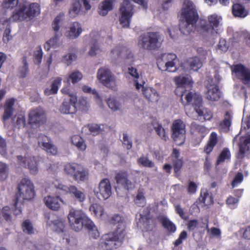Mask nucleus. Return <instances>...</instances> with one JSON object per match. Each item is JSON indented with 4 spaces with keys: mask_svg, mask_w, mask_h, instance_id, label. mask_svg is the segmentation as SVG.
<instances>
[{
    "mask_svg": "<svg viewBox=\"0 0 250 250\" xmlns=\"http://www.w3.org/2000/svg\"><path fill=\"white\" fill-rule=\"evenodd\" d=\"M113 223L117 225L114 232L103 235L99 243V249L112 250L117 248L122 243L125 235L126 222L121 216L116 214L112 217Z\"/></svg>",
    "mask_w": 250,
    "mask_h": 250,
    "instance_id": "1",
    "label": "nucleus"
},
{
    "mask_svg": "<svg viewBox=\"0 0 250 250\" xmlns=\"http://www.w3.org/2000/svg\"><path fill=\"white\" fill-rule=\"evenodd\" d=\"M199 16L195 5L190 0H185L181 9L179 29L181 32L188 35L195 29Z\"/></svg>",
    "mask_w": 250,
    "mask_h": 250,
    "instance_id": "2",
    "label": "nucleus"
},
{
    "mask_svg": "<svg viewBox=\"0 0 250 250\" xmlns=\"http://www.w3.org/2000/svg\"><path fill=\"white\" fill-rule=\"evenodd\" d=\"M18 192L14 204V213L18 215L21 213V205L23 200H30L35 195L33 183L27 178H23L18 185Z\"/></svg>",
    "mask_w": 250,
    "mask_h": 250,
    "instance_id": "3",
    "label": "nucleus"
},
{
    "mask_svg": "<svg viewBox=\"0 0 250 250\" xmlns=\"http://www.w3.org/2000/svg\"><path fill=\"white\" fill-rule=\"evenodd\" d=\"M41 13L40 6L37 3H29L26 0H21L16 7L12 16L14 21H23L32 19Z\"/></svg>",
    "mask_w": 250,
    "mask_h": 250,
    "instance_id": "4",
    "label": "nucleus"
},
{
    "mask_svg": "<svg viewBox=\"0 0 250 250\" xmlns=\"http://www.w3.org/2000/svg\"><path fill=\"white\" fill-rule=\"evenodd\" d=\"M185 100L187 104L192 105L194 111L198 114L199 120L210 121L212 118L213 113L210 110L201 108L202 106V98L200 95L188 92L186 94Z\"/></svg>",
    "mask_w": 250,
    "mask_h": 250,
    "instance_id": "5",
    "label": "nucleus"
},
{
    "mask_svg": "<svg viewBox=\"0 0 250 250\" xmlns=\"http://www.w3.org/2000/svg\"><path fill=\"white\" fill-rule=\"evenodd\" d=\"M208 21L209 24L202 26L201 34L205 41L213 42L218 34L217 29L215 28L219 26L222 18L214 14L208 17Z\"/></svg>",
    "mask_w": 250,
    "mask_h": 250,
    "instance_id": "6",
    "label": "nucleus"
},
{
    "mask_svg": "<svg viewBox=\"0 0 250 250\" xmlns=\"http://www.w3.org/2000/svg\"><path fill=\"white\" fill-rule=\"evenodd\" d=\"M71 229L76 231L81 230L90 219L82 210L70 209L67 216Z\"/></svg>",
    "mask_w": 250,
    "mask_h": 250,
    "instance_id": "7",
    "label": "nucleus"
},
{
    "mask_svg": "<svg viewBox=\"0 0 250 250\" xmlns=\"http://www.w3.org/2000/svg\"><path fill=\"white\" fill-rule=\"evenodd\" d=\"M179 62L177 56L174 53L162 54L157 59L159 68L170 72H174L179 69L177 65Z\"/></svg>",
    "mask_w": 250,
    "mask_h": 250,
    "instance_id": "8",
    "label": "nucleus"
},
{
    "mask_svg": "<svg viewBox=\"0 0 250 250\" xmlns=\"http://www.w3.org/2000/svg\"><path fill=\"white\" fill-rule=\"evenodd\" d=\"M52 184L62 193L70 194L72 197L79 202L83 203L86 199L85 193L75 186H66L58 179L54 180L52 182Z\"/></svg>",
    "mask_w": 250,
    "mask_h": 250,
    "instance_id": "9",
    "label": "nucleus"
},
{
    "mask_svg": "<svg viewBox=\"0 0 250 250\" xmlns=\"http://www.w3.org/2000/svg\"><path fill=\"white\" fill-rule=\"evenodd\" d=\"M191 77L189 75L179 76L174 78V82L177 87L175 90V93L176 95L181 97V100L182 104L186 106L188 104H187V101L185 100L186 94L191 91H188L185 89L186 86H191L193 82H191ZM192 93V92H191ZM193 94H196L193 93Z\"/></svg>",
    "mask_w": 250,
    "mask_h": 250,
    "instance_id": "10",
    "label": "nucleus"
},
{
    "mask_svg": "<svg viewBox=\"0 0 250 250\" xmlns=\"http://www.w3.org/2000/svg\"><path fill=\"white\" fill-rule=\"evenodd\" d=\"M64 170L67 174L72 177L78 183L84 181L88 178V171L77 163L66 164L64 167Z\"/></svg>",
    "mask_w": 250,
    "mask_h": 250,
    "instance_id": "11",
    "label": "nucleus"
},
{
    "mask_svg": "<svg viewBox=\"0 0 250 250\" xmlns=\"http://www.w3.org/2000/svg\"><path fill=\"white\" fill-rule=\"evenodd\" d=\"M97 78L100 82L107 88L114 91L117 90L116 78L107 67H101L98 70Z\"/></svg>",
    "mask_w": 250,
    "mask_h": 250,
    "instance_id": "12",
    "label": "nucleus"
},
{
    "mask_svg": "<svg viewBox=\"0 0 250 250\" xmlns=\"http://www.w3.org/2000/svg\"><path fill=\"white\" fill-rule=\"evenodd\" d=\"M171 137L178 146L183 145L186 140V125L181 119L175 120L171 126Z\"/></svg>",
    "mask_w": 250,
    "mask_h": 250,
    "instance_id": "13",
    "label": "nucleus"
},
{
    "mask_svg": "<svg viewBox=\"0 0 250 250\" xmlns=\"http://www.w3.org/2000/svg\"><path fill=\"white\" fill-rule=\"evenodd\" d=\"M46 121L45 111L42 108H37L30 110L28 114V123L32 127H38Z\"/></svg>",
    "mask_w": 250,
    "mask_h": 250,
    "instance_id": "14",
    "label": "nucleus"
},
{
    "mask_svg": "<svg viewBox=\"0 0 250 250\" xmlns=\"http://www.w3.org/2000/svg\"><path fill=\"white\" fill-rule=\"evenodd\" d=\"M20 164L25 168H27L30 173L33 175L37 174L38 172V158L30 154H27L24 157L17 156Z\"/></svg>",
    "mask_w": 250,
    "mask_h": 250,
    "instance_id": "15",
    "label": "nucleus"
},
{
    "mask_svg": "<svg viewBox=\"0 0 250 250\" xmlns=\"http://www.w3.org/2000/svg\"><path fill=\"white\" fill-rule=\"evenodd\" d=\"M95 195L100 200H106L112 194V188L110 182L107 178L100 181L99 186L94 190Z\"/></svg>",
    "mask_w": 250,
    "mask_h": 250,
    "instance_id": "16",
    "label": "nucleus"
},
{
    "mask_svg": "<svg viewBox=\"0 0 250 250\" xmlns=\"http://www.w3.org/2000/svg\"><path fill=\"white\" fill-rule=\"evenodd\" d=\"M160 35L158 32H148L142 38V45L148 50H155L161 46Z\"/></svg>",
    "mask_w": 250,
    "mask_h": 250,
    "instance_id": "17",
    "label": "nucleus"
},
{
    "mask_svg": "<svg viewBox=\"0 0 250 250\" xmlns=\"http://www.w3.org/2000/svg\"><path fill=\"white\" fill-rule=\"evenodd\" d=\"M232 73L241 79L244 84L250 87V69L245 67L243 65L239 64L232 68Z\"/></svg>",
    "mask_w": 250,
    "mask_h": 250,
    "instance_id": "18",
    "label": "nucleus"
},
{
    "mask_svg": "<svg viewBox=\"0 0 250 250\" xmlns=\"http://www.w3.org/2000/svg\"><path fill=\"white\" fill-rule=\"evenodd\" d=\"M207 91L206 93V98L210 101H217L221 97V93L218 85L213 82L212 79H209L207 84Z\"/></svg>",
    "mask_w": 250,
    "mask_h": 250,
    "instance_id": "19",
    "label": "nucleus"
},
{
    "mask_svg": "<svg viewBox=\"0 0 250 250\" xmlns=\"http://www.w3.org/2000/svg\"><path fill=\"white\" fill-rule=\"evenodd\" d=\"M115 180L119 187L129 190L135 188V183L128 179V174L125 171H120L115 176Z\"/></svg>",
    "mask_w": 250,
    "mask_h": 250,
    "instance_id": "20",
    "label": "nucleus"
},
{
    "mask_svg": "<svg viewBox=\"0 0 250 250\" xmlns=\"http://www.w3.org/2000/svg\"><path fill=\"white\" fill-rule=\"evenodd\" d=\"M47 226L52 230L60 235L64 239L67 236V231L65 223L61 219H57L52 221H47Z\"/></svg>",
    "mask_w": 250,
    "mask_h": 250,
    "instance_id": "21",
    "label": "nucleus"
},
{
    "mask_svg": "<svg viewBox=\"0 0 250 250\" xmlns=\"http://www.w3.org/2000/svg\"><path fill=\"white\" fill-rule=\"evenodd\" d=\"M83 32L81 24L77 21L70 23L66 28L64 36L67 39L73 40L78 38Z\"/></svg>",
    "mask_w": 250,
    "mask_h": 250,
    "instance_id": "22",
    "label": "nucleus"
},
{
    "mask_svg": "<svg viewBox=\"0 0 250 250\" xmlns=\"http://www.w3.org/2000/svg\"><path fill=\"white\" fill-rule=\"evenodd\" d=\"M38 143L47 153L53 155L57 154V148L52 143L50 139L47 136L42 134L39 135L38 137Z\"/></svg>",
    "mask_w": 250,
    "mask_h": 250,
    "instance_id": "23",
    "label": "nucleus"
},
{
    "mask_svg": "<svg viewBox=\"0 0 250 250\" xmlns=\"http://www.w3.org/2000/svg\"><path fill=\"white\" fill-rule=\"evenodd\" d=\"M111 57L113 59H118L120 58L124 59H130L132 62L133 55L130 50L125 46H118L111 51Z\"/></svg>",
    "mask_w": 250,
    "mask_h": 250,
    "instance_id": "24",
    "label": "nucleus"
},
{
    "mask_svg": "<svg viewBox=\"0 0 250 250\" xmlns=\"http://www.w3.org/2000/svg\"><path fill=\"white\" fill-rule=\"evenodd\" d=\"M16 101V99L14 98H10L5 101L3 106L4 113L2 116V120L3 122L9 119L13 115L14 111V105Z\"/></svg>",
    "mask_w": 250,
    "mask_h": 250,
    "instance_id": "25",
    "label": "nucleus"
},
{
    "mask_svg": "<svg viewBox=\"0 0 250 250\" xmlns=\"http://www.w3.org/2000/svg\"><path fill=\"white\" fill-rule=\"evenodd\" d=\"M13 21L12 17L10 19H4L1 18L0 20V29L5 27L3 36V41L5 43L8 42L12 38L10 35L11 28L10 26V21Z\"/></svg>",
    "mask_w": 250,
    "mask_h": 250,
    "instance_id": "26",
    "label": "nucleus"
},
{
    "mask_svg": "<svg viewBox=\"0 0 250 250\" xmlns=\"http://www.w3.org/2000/svg\"><path fill=\"white\" fill-rule=\"evenodd\" d=\"M180 152L179 150L176 148H173L171 157L172 160L174 172L176 174L179 173L183 164V160L180 158Z\"/></svg>",
    "mask_w": 250,
    "mask_h": 250,
    "instance_id": "27",
    "label": "nucleus"
},
{
    "mask_svg": "<svg viewBox=\"0 0 250 250\" xmlns=\"http://www.w3.org/2000/svg\"><path fill=\"white\" fill-rule=\"evenodd\" d=\"M142 91L145 97L149 102H157L159 99V95L156 90L152 87H145L142 84Z\"/></svg>",
    "mask_w": 250,
    "mask_h": 250,
    "instance_id": "28",
    "label": "nucleus"
},
{
    "mask_svg": "<svg viewBox=\"0 0 250 250\" xmlns=\"http://www.w3.org/2000/svg\"><path fill=\"white\" fill-rule=\"evenodd\" d=\"M59 201L63 202L62 200L59 196L52 197L48 195L44 198L45 205L50 209L53 210H58L60 208Z\"/></svg>",
    "mask_w": 250,
    "mask_h": 250,
    "instance_id": "29",
    "label": "nucleus"
},
{
    "mask_svg": "<svg viewBox=\"0 0 250 250\" xmlns=\"http://www.w3.org/2000/svg\"><path fill=\"white\" fill-rule=\"evenodd\" d=\"M76 103H71L70 100H64L60 107V112L64 114H74L77 112Z\"/></svg>",
    "mask_w": 250,
    "mask_h": 250,
    "instance_id": "30",
    "label": "nucleus"
},
{
    "mask_svg": "<svg viewBox=\"0 0 250 250\" xmlns=\"http://www.w3.org/2000/svg\"><path fill=\"white\" fill-rule=\"evenodd\" d=\"M250 144V134L247 135L246 137H242L240 138V143L239 144V151L238 154L239 158H242L244 154L249 149V144Z\"/></svg>",
    "mask_w": 250,
    "mask_h": 250,
    "instance_id": "31",
    "label": "nucleus"
},
{
    "mask_svg": "<svg viewBox=\"0 0 250 250\" xmlns=\"http://www.w3.org/2000/svg\"><path fill=\"white\" fill-rule=\"evenodd\" d=\"M250 144V134L247 135L246 137H242L240 138V143L239 144V151L238 154L239 158H242L244 154L249 149V144Z\"/></svg>",
    "mask_w": 250,
    "mask_h": 250,
    "instance_id": "32",
    "label": "nucleus"
},
{
    "mask_svg": "<svg viewBox=\"0 0 250 250\" xmlns=\"http://www.w3.org/2000/svg\"><path fill=\"white\" fill-rule=\"evenodd\" d=\"M231 114L227 111L226 112L224 119L219 124V128L222 132H228L230 130L232 121Z\"/></svg>",
    "mask_w": 250,
    "mask_h": 250,
    "instance_id": "33",
    "label": "nucleus"
},
{
    "mask_svg": "<svg viewBox=\"0 0 250 250\" xmlns=\"http://www.w3.org/2000/svg\"><path fill=\"white\" fill-rule=\"evenodd\" d=\"M114 1L115 0H104L102 2L99 6V14L103 16L106 15L113 9Z\"/></svg>",
    "mask_w": 250,
    "mask_h": 250,
    "instance_id": "34",
    "label": "nucleus"
},
{
    "mask_svg": "<svg viewBox=\"0 0 250 250\" xmlns=\"http://www.w3.org/2000/svg\"><path fill=\"white\" fill-rule=\"evenodd\" d=\"M232 12L234 16L241 18H244L248 15V12L245 9V7L239 3L233 5Z\"/></svg>",
    "mask_w": 250,
    "mask_h": 250,
    "instance_id": "35",
    "label": "nucleus"
},
{
    "mask_svg": "<svg viewBox=\"0 0 250 250\" xmlns=\"http://www.w3.org/2000/svg\"><path fill=\"white\" fill-rule=\"evenodd\" d=\"M152 125L157 134L160 137V138L165 142L167 141L168 139V137L166 134V130L162 126V125L158 123L157 121L154 120L152 122Z\"/></svg>",
    "mask_w": 250,
    "mask_h": 250,
    "instance_id": "36",
    "label": "nucleus"
},
{
    "mask_svg": "<svg viewBox=\"0 0 250 250\" xmlns=\"http://www.w3.org/2000/svg\"><path fill=\"white\" fill-rule=\"evenodd\" d=\"M62 79L60 77L57 78L53 82L51 85V88H46L44 90V93L46 96H49L52 94H56L58 91L59 88L62 83Z\"/></svg>",
    "mask_w": 250,
    "mask_h": 250,
    "instance_id": "37",
    "label": "nucleus"
},
{
    "mask_svg": "<svg viewBox=\"0 0 250 250\" xmlns=\"http://www.w3.org/2000/svg\"><path fill=\"white\" fill-rule=\"evenodd\" d=\"M186 64L189 66V69L194 71H198L202 66L200 59L197 57L189 58Z\"/></svg>",
    "mask_w": 250,
    "mask_h": 250,
    "instance_id": "38",
    "label": "nucleus"
},
{
    "mask_svg": "<svg viewBox=\"0 0 250 250\" xmlns=\"http://www.w3.org/2000/svg\"><path fill=\"white\" fill-rule=\"evenodd\" d=\"M190 129L192 133H198L201 136L204 137L208 133V129L204 125L193 122L190 125Z\"/></svg>",
    "mask_w": 250,
    "mask_h": 250,
    "instance_id": "39",
    "label": "nucleus"
},
{
    "mask_svg": "<svg viewBox=\"0 0 250 250\" xmlns=\"http://www.w3.org/2000/svg\"><path fill=\"white\" fill-rule=\"evenodd\" d=\"M217 142V134L215 132L211 133L209 141L204 148V151L207 153H210Z\"/></svg>",
    "mask_w": 250,
    "mask_h": 250,
    "instance_id": "40",
    "label": "nucleus"
},
{
    "mask_svg": "<svg viewBox=\"0 0 250 250\" xmlns=\"http://www.w3.org/2000/svg\"><path fill=\"white\" fill-rule=\"evenodd\" d=\"M85 228L89 231V234L91 237L93 239H97L100 236V232L93 222L91 220H88Z\"/></svg>",
    "mask_w": 250,
    "mask_h": 250,
    "instance_id": "41",
    "label": "nucleus"
},
{
    "mask_svg": "<svg viewBox=\"0 0 250 250\" xmlns=\"http://www.w3.org/2000/svg\"><path fill=\"white\" fill-rule=\"evenodd\" d=\"M71 142L81 151H84L86 149V145L83 139L79 135H75L72 137Z\"/></svg>",
    "mask_w": 250,
    "mask_h": 250,
    "instance_id": "42",
    "label": "nucleus"
},
{
    "mask_svg": "<svg viewBox=\"0 0 250 250\" xmlns=\"http://www.w3.org/2000/svg\"><path fill=\"white\" fill-rule=\"evenodd\" d=\"M71 142L81 151H84L86 149V145L83 139L79 135H75L72 137Z\"/></svg>",
    "mask_w": 250,
    "mask_h": 250,
    "instance_id": "43",
    "label": "nucleus"
},
{
    "mask_svg": "<svg viewBox=\"0 0 250 250\" xmlns=\"http://www.w3.org/2000/svg\"><path fill=\"white\" fill-rule=\"evenodd\" d=\"M199 201L205 205H208L213 203V198L212 195L209 194L207 189H202Z\"/></svg>",
    "mask_w": 250,
    "mask_h": 250,
    "instance_id": "44",
    "label": "nucleus"
},
{
    "mask_svg": "<svg viewBox=\"0 0 250 250\" xmlns=\"http://www.w3.org/2000/svg\"><path fill=\"white\" fill-rule=\"evenodd\" d=\"M160 220L163 226L168 232L174 233L176 231V227L175 225L167 218L162 217Z\"/></svg>",
    "mask_w": 250,
    "mask_h": 250,
    "instance_id": "45",
    "label": "nucleus"
},
{
    "mask_svg": "<svg viewBox=\"0 0 250 250\" xmlns=\"http://www.w3.org/2000/svg\"><path fill=\"white\" fill-rule=\"evenodd\" d=\"M77 110L86 111L90 107V104L87 99L84 97L79 98L78 103H76Z\"/></svg>",
    "mask_w": 250,
    "mask_h": 250,
    "instance_id": "46",
    "label": "nucleus"
},
{
    "mask_svg": "<svg viewBox=\"0 0 250 250\" xmlns=\"http://www.w3.org/2000/svg\"><path fill=\"white\" fill-rule=\"evenodd\" d=\"M64 14L63 13L59 14L54 19L52 23L53 30L57 33L59 31L61 25L64 19Z\"/></svg>",
    "mask_w": 250,
    "mask_h": 250,
    "instance_id": "47",
    "label": "nucleus"
},
{
    "mask_svg": "<svg viewBox=\"0 0 250 250\" xmlns=\"http://www.w3.org/2000/svg\"><path fill=\"white\" fill-rule=\"evenodd\" d=\"M89 210L97 217H101L104 213L103 207L98 204H92L89 207Z\"/></svg>",
    "mask_w": 250,
    "mask_h": 250,
    "instance_id": "48",
    "label": "nucleus"
},
{
    "mask_svg": "<svg viewBox=\"0 0 250 250\" xmlns=\"http://www.w3.org/2000/svg\"><path fill=\"white\" fill-rule=\"evenodd\" d=\"M81 9V4L80 1L78 0L74 1L69 9L70 16L71 18H75L80 13Z\"/></svg>",
    "mask_w": 250,
    "mask_h": 250,
    "instance_id": "49",
    "label": "nucleus"
},
{
    "mask_svg": "<svg viewBox=\"0 0 250 250\" xmlns=\"http://www.w3.org/2000/svg\"><path fill=\"white\" fill-rule=\"evenodd\" d=\"M60 36L58 33H56L54 37L47 41L44 45V49L46 51L50 50L51 47H56L59 41Z\"/></svg>",
    "mask_w": 250,
    "mask_h": 250,
    "instance_id": "50",
    "label": "nucleus"
},
{
    "mask_svg": "<svg viewBox=\"0 0 250 250\" xmlns=\"http://www.w3.org/2000/svg\"><path fill=\"white\" fill-rule=\"evenodd\" d=\"M106 102L109 108L113 111H116L121 108V104L113 98H108Z\"/></svg>",
    "mask_w": 250,
    "mask_h": 250,
    "instance_id": "51",
    "label": "nucleus"
},
{
    "mask_svg": "<svg viewBox=\"0 0 250 250\" xmlns=\"http://www.w3.org/2000/svg\"><path fill=\"white\" fill-rule=\"evenodd\" d=\"M129 74L134 78L133 84L135 86L136 89L139 90L140 89V84L138 79L139 78V75L137 72L136 69L133 67L128 68Z\"/></svg>",
    "mask_w": 250,
    "mask_h": 250,
    "instance_id": "52",
    "label": "nucleus"
},
{
    "mask_svg": "<svg viewBox=\"0 0 250 250\" xmlns=\"http://www.w3.org/2000/svg\"><path fill=\"white\" fill-rule=\"evenodd\" d=\"M230 158V153L229 149L227 148H224L218 158L217 164L219 165L222 162L225 161L226 160L229 159Z\"/></svg>",
    "mask_w": 250,
    "mask_h": 250,
    "instance_id": "53",
    "label": "nucleus"
},
{
    "mask_svg": "<svg viewBox=\"0 0 250 250\" xmlns=\"http://www.w3.org/2000/svg\"><path fill=\"white\" fill-rule=\"evenodd\" d=\"M8 167L2 162H0V180L3 181L5 180L8 175Z\"/></svg>",
    "mask_w": 250,
    "mask_h": 250,
    "instance_id": "54",
    "label": "nucleus"
},
{
    "mask_svg": "<svg viewBox=\"0 0 250 250\" xmlns=\"http://www.w3.org/2000/svg\"><path fill=\"white\" fill-rule=\"evenodd\" d=\"M85 127L87 128L89 131L94 135L101 133L103 128L101 127V125L94 124H89Z\"/></svg>",
    "mask_w": 250,
    "mask_h": 250,
    "instance_id": "55",
    "label": "nucleus"
},
{
    "mask_svg": "<svg viewBox=\"0 0 250 250\" xmlns=\"http://www.w3.org/2000/svg\"><path fill=\"white\" fill-rule=\"evenodd\" d=\"M76 59V55L73 53H69L64 55L62 59V62L69 65L73 61L75 60Z\"/></svg>",
    "mask_w": 250,
    "mask_h": 250,
    "instance_id": "56",
    "label": "nucleus"
},
{
    "mask_svg": "<svg viewBox=\"0 0 250 250\" xmlns=\"http://www.w3.org/2000/svg\"><path fill=\"white\" fill-rule=\"evenodd\" d=\"M23 231L27 234H31L34 233V229L32 223L29 220L24 221L22 225Z\"/></svg>",
    "mask_w": 250,
    "mask_h": 250,
    "instance_id": "57",
    "label": "nucleus"
},
{
    "mask_svg": "<svg viewBox=\"0 0 250 250\" xmlns=\"http://www.w3.org/2000/svg\"><path fill=\"white\" fill-rule=\"evenodd\" d=\"M82 78V74L79 71H76L69 75L68 81H71L73 83H75L80 81Z\"/></svg>",
    "mask_w": 250,
    "mask_h": 250,
    "instance_id": "58",
    "label": "nucleus"
},
{
    "mask_svg": "<svg viewBox=\"0 0 250 250\" xmlns=\"http://www.w3.org/2000/svg\"><path fill=\"white\" fill-rule=\"evenodd\" d=\"M83 91L85 93H92L95 96L98 101L97 102H102V99L96 89H92L90 87L87 85H83L82 87Z\"/></svg>",
    "mask_w": 250,
    "mask_h": 250,
    "instance_id": "59",
    "label": "nucleus"
},
{
    "mask_svg": "<svg viewBox=\"0 0 250 250\" xmlns=\"http://www.w3.org/2000/svg\"><path fill=\"white\" fill-rule=\"evenodd\" d=\"M100 52L101 49L98 44L97 41L96 40H93L90 50L89 51V54L91 56H94L96 55Z\"/></svg>",
    "mask_w": 250,
    "mask_h": 250,
    "instance_id": "60",
    "label": "nucleus"
},
{
    "mask_svg": "<svg viewBox=\"0 0 250 250\" xmlns=\"http://www.w3.org/2000/svg\"><path fill=\"white\" fill-rule=\"evenodd\" d=\"M196 51L203 60L206 59L207 56L211 53V51L209 49H207L203 47H198Z\"/></svg>",
    "mask_w": 250,
    "mask_h": 250,
    "instance_id": "61",
    "label": "nucleus"
},
{
    "mask_svg": "<svg viewBox=\"0 0 250 250\" xmlns=\"http://www.w3.org/2000/svg\"><path fill=\"white\" fill-rule=\"evenodd\" d=\"M21 1L19 2L18 0H4L2 3V6L5 9H12L16 5L17 7Z\"/></svg>",
    "mask_w": 250,
    "mask_h": 250,
    "instance_id": "62",
    "label": "nucleus"
},
{
    "mask_svg": "<svg viewBox=\"0 0 250 250\" xmlns=\"http://www.w3.org/2000/svg\"><path fill=\"white\" fill-rule=\"evenodd\" d=\"M229 46L227 43L226 40L221 38L220 39L219 42L217 45V49L221 52H225L228 50Z\"/></svg>",
    "mask_w": 250,
    "mask_h": 250,
    "instance_id": "63",
    "label": "nucleus"
},
{
    "mask_svg": "<svg viewBox=\"0 0 250 250\" xmlns=\"http://www.w3.org/2000/svg\"><path fill=\"white\" fill-rule=\"evenodd\" d=\"M244 179L243 175L241 172H238L235 176L231 183V186L233 188L237 187L239 184L242 183Z\"/></svg>",
    "mask_w": 250,
    "mask_h": 250,
    "instance_id": "64",
    "label": "nucleus"
}]
</instances>
